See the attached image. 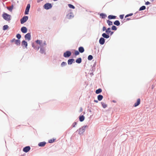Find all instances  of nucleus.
I'll return each mask as SVG.
<instances>
[{"mask_svg": "<svg viewBox=\"0 0 156 156\" xmlns=\"http://www.w3.org/2000/svg\"><path fill=\"white\" fill-rule=\"evenodd\" d=\"M66 65V63L65 62H63L61 64V66L62 67H63Z\"/></svg>", "mask_w": 156, "mask_h": 156, "instance_id": "obj_37", "label": "nucleus"}, {"mask_svg": "<svg viewBox=\"0 0 156 156\" xmlns=\"http://www.w3.org/2000/svg\"><path fill=\"white\" fill-rule=\"evenodd\" d=\"M107 23L109 26L112 25L113 24L112 22L110 20H108L107 21Z\"/></svg>", "mask_w": 156, "mask_h": 156, "instance_id": "obj_30", "label": "nucleus"}, {"mask_svg": "<svg viewBox=\"0 0 156 156\" xmlns=\"http://www.w3.org/2000/svg\"><path fill=\"white\" fill-rule=\"evenodd\" d=\"M84 117L83 115L80 116L79 117L80 121L82 122L84 120Z\"/></svg>", "mask_w": 156, "mask_h": 156, "instance_id": "obj_23", "label": "nucleus"}, {"mask_svg": "<svg viewBox=\"0 0 156 156\" xmlns=\"http://www.w3.org/2000/svg\"><path fill=\"white\" fill-rule=\"evenodd\" d=\"M30 146H27L23 148V151L27 153L30 150Z\"/></svg>", "mask_w": 156, "mask_h": 156, "instance_id": "obj_10", "label": "nucleus"}, {"mask_svg": "<svg viewBox=\"0 0 156 156\" xmlns=\"http://www.w3.org/2000/svg\"><path fill=\"white\" fill-rule=\"evenodd\" d=\"M100 16H101L102 18H105L106 17V15L105 14H103V13H101Z\"/></svg>", "mask_w": 156, "mask_h": 156, "instance_id": "obj_28", "label": "nucleus"}, {"mask_svg": "<svg viewBox=\"0 0 156 156\" xmlns=\"http://www.w3.org/2000/svg\"><path fill=\"white\" fill-rule=\"evenodd\" d=\"M116 16L112 15H109L108 16V18L109 19H115L116 18Z\"/></svg>", "mask_w": 156, "mask_h": 156, "instance_id": "obj_25", "label": "nucleus"}, {"mask_svg": "<svg viewBox=\"0 0 156 156\" xmlns=\"http://www.w3.org/2000/svg\"><path fill=\"white\" fill-rule=\"evenodd\" d=\"M103 96L102 95H99L98 96V99L99 101H101L102 100Z\"/></svg>", "mask_w": 156, "mask_h": 156, "instance_id": "obj_26", "label": "nucleus"}, {"mask_svg": "<svg viewBox=\"0 0 156 156\" xmlns=\"http://www.w3.org/2000/svg\"><path fill=\"white\" fill-rule=\"evenodd\" d=\"M67 18L68 19H71L73 17V15L72 13H70L67 15Z\"/></svg>", "mask_w": 156, "mask_h": 156, "instance_id": "obj_14", "label": "nucleus"}, {"mask_svg": "<svg viewBox=\"0 0 156 156\" xmlns=\"http://www.w3.org/2000/svg\"><path fill=\"white\" fill-rule=\"evenodd\" d=\"M146 9V7L144 6H143L140 8L139 9L140 11H141L145 9Z\"/></svg>", "mask_w": 156, "mask_h": 156, "instance_id": "obj_29", "label": "nucleus"}, {"mask_svg": "<svg viewBox=\"0 0 156 156\" xmlns=\"http://www.w3.org/2000/svg\"><path fill=\"white\" fill-rule=\"evenodd\" d=\"M79 54V52L78 51H75L74 54L75 55H78Z\"/></svg>", "mask_w": 156, "mask_h": 156, "instance_id": "obj_36", "label": "nucleus"}, {"mask_svg": "<svg viewBox=\"0 0 156 156\" xmlns=\"http://www.w3.org/2000/svg\"><path fill=\"white\" fill-rule=\"evenodd\" d=\"M30 4H28L27 5V7L26 9V10L25 12V14L26 15L28 14L29 12V11L30 8Z\"/></svg>", "mask_w": 156, "mask_h": 156, "instance_id": "obj_8", "label": "nucleus"}, {"mask_svg": "<svg viewBox=\"0 0 156 156\" xmlns=\"http://www.w3.org/2000/svg\"><path fill=\"white\" fill-rule=\"evenodd\" d=\"M8 9H9L10 11H12L13 9V7H8L7 8Z\"/></svg>", "mask_w": 156, "mask_h": 156, "instance_id": "obj_40", "label": "nucleus"}, {"mask_svg": "<svg viewBox=\"0 0 156 156\" xmlns=\"http://www.w3.org/2000/svg\"><path fill=\"white\" fill-rule=\"evenodd\" d=\"M102 36L104 38H108L109 37V34H106L105 33H103L102 34Z\"/></svg>", "mask_w": 156, "mask_h": 156, "instance_id": "obj_17", "label": "nucleus"}, {"mask_svg": "<svg viewBox=\"0 0 156 156\" xmlns=\"http://www.w3.org/2000/svg\"><path fill=\"white\" fill-rule=\"evenodd\" d=\"M16 37L18 39H20L21 38V36L20 34H17L16 35Z\"/></svg>", "mask_w": 156, "mask_h": 156, "instance_id": "obj_38", "label": "nucleus"}, {"mask_svg": "<svg viewBox=\"0 0 156 156\" xmlns=\"http://www.w3.org/2000/svg\"><path fill=\"white\" fill-rule=\"evenodd\" d=\"M102 91L101 89L99 88V89L96 90L95 93L97 94H98L101 93Z\"/></svg>", "mask_w": 156, "mask_h": 156, "instance_id": "obj_27", "label": "nucleus"}, {"mask_svg": "<svg viewBox=\"0 0 156 156\" xmlns=\"http://www.w3.org/2000/svg\"><path fill=\"white\" fill-rule=\"evenodd\" d=\"M94 102H96V103H98V101L97 100H94Z\"/></svg>", "mask_w": 156, "mask_h": 156, "instance_id": "obj_46", "label": "nucleus"}, {"mask_svg": "<svg viewBox=\"0 0 156 156\" xmlns=\"http://www.w3.org/2000/svg\"><path fill=\"white\" fill-rule=\"evenodd\" d=\"M140 98H138L137 99V101L135 103L133 106L134 107H136L139 105L140 103Z\"/></svg>", "mask_w": 156, "mask_h": 156, "instance_id": "obj_13", "label": "nucleus"}, {"mask_svg": "<svg viewBox=\"0 0 156 156\" xmlns=\"http://www.w3.org/2000/svg\"><path fill=\"white\" fill-rule=\"evenodd\" d=\"M8 27L7 25H4L3 27V30H6L8 28Z\"/></svg>", "mask_w": 156, "mask_h": 156, "instance_id": "obj_34", "label": "nucleus"}, {"mask_svg": "<svg viewBox=\"0 0 156 156\" xmlns=\"http://www.w3.org/2000/svg\"><path fill=\"white\" fill-rule=\"evenodd\" d=\"M46 143L45 142H41L39 143L38 145L40 147H44Z\"/></svg>", "mask_w": 156, "mask_h": 156, "instance_id": "obj_18", "label": "nucleus"}, {"mask_svg": "<svg viewBox=\"0 0 156 156\" xmlns=\"http://www.w3.org/2000/svg\"><path fill=\"white\" fill-rule=\"evenodd\" d=\"M85 126H83L81 128H80L78 130L79 133L80 134H83L85 131Z\"/></svg>", "mask_w": 156, "mask_h": 156, "instance_id": "obj_4", "label": "nucleus"}, {"mask_svg": "<svg viewBox=\"0 0 156 156\" xmlns=\"http://www.w3.org/2000/svg\"><path fill=\"white\" fill-rule=\"evenodd\" d=\"M28 19V17L27 16L23 17L20 20V22L21 24H23Z\"/></svg>", "mask_w": 156, "mask_h": 156, "instance_id": "obj_3", "label": "nucleus"}, {"mask_svg": "<svg viewBox=\"0 0 156 156\" xmlns=\"http://www.w3.org/2000/svg\"><path fill=\"white\" fill-rule=\"evenodd\" d=\"M99 43L101 44H103L105 42V40L103 37H101L99 40Z\"/></svg>", "mask_w": 156, "mask_h": 156, "instance_id": "obj_15", "label": "nucleus"}, {"mask_svg": "<svg viewBox=\"0 0 156 156\" xmlns=\"http://www.w3.org/2000/svg\"><path fill=\"white\" fill-rule=\"evenodd\" d=\"M93 58V56L91 55H89L88 57V59L89 60H91Z\"/></svg>", "mask_w": 156, "mask_h": 156, "instance_id": "obj_33", "label": "nucleus"}, {"mask_svg": "<svg viewBox=\"0 0 156 156\" xmlns=\"http://www.w3.org/2000/svg\"><path fill=\"white\" fill-rule=\"evenodd\" d=\"M107 29H106V28L105 27H103V29H102V30L103 31H105H105H106V30H107Z\"/></svg>", "mask_w": 156, "mask_h": 156, "instance_id": "obj_43", "label": "nucleus"}, {"mask_svg": "<svg viewBox=\"0 0 156 156\" xmlns=\"http://www.w3.org/2000/svg\"><path fill=\"white\" fill-rule=\"evenodd\" d=\"M113 102H114V103H115L116 102V101H114V100H113Z\"/></svg>", "mask_w": 156, "mask_h": 156, "instance_id": "obj_47", "label": "nucleus"}, {"mask_svg": "<svg viewBox=\"0 0 156 156\" xmlns=\"http://www.w3.org/2000/svg\"><path fill=\"white\" fill-rule=\"evenodd\" d=\"M133 15V13H130L129 14H127L125 16V18H126L127 17H128L129 16H131Z\"/></svg>", "mask_w": 156, "mask_h": 156, "instance_id": "obj_41", "label": "nucleus"}, {"mask_svg": "<svg viewBox=\"0 0 156 156\" xmlns=\"http://www.w3.org/2000/svg\"><path fill=\"white\" fill-rule=\"evenodd\" d=\"M32 47L34 48V49L36 50H38L40 48L39 47H37L36 45H35L34 43H33L32 44Z\"/></svg>", "mask_w": 156, "mask_h": 156, "instance_id": "obj_16", "label": "nucleus"}, {"mask_svg": "<svg viewBox=\"0 0 156 156\" xmlns=\"http://www.w3.org/2000/svg\"><path fill=\"white\" fill-rule=\"evenodd\" d=\"M112 29L113 30H117V28L115 26H113L112 27Z\"/></svg>", "mask_w": 156, "mask_h": 156, "instance_id": "obj_35", "label": "nucleus"}, {"mask_svg": "<svg viewBox=\"0 0 156 156\" xmlns=\"http://www.w3.org/2000/svg\"><path fill=\"white\" fill-rule=\"evenodd\" d=\"M71 55V53L70 51H67L64 52L63 54V56L65 57H69Z\"/></svg>", "mask_w": 156, "mask_h": 156, "instance_id": "obj_5", "label": "nucleus"}, {"mask_svg": "<svg viewBox=\"0 0 156 156\" xmlns=\"http://www.w3.org/2000/svg\"><path fill=\"white\" fill-rule=\"evenodd\" d=\"M3 17L5 20H6L7 21H9L11 20L10 15L6 13H4L3 14Z\"/></svg>", "mask_w": 156, "mask_h": 156, "instance_id": "obj_2", "label": "nucleus"}, {"mask_svg": "<svg viewBox=\"0 0 156 156\" xmlns=\"http://www.w3.org/2000/svg\"><path fill=\"white\" fill-rule=\"evenodd\" d=\"M52 7V5L51 4L49 3H47L45 4L44 5V8L46 9H48L51 8Z\"/></svg>", "mask_w": 156, "mask_h": 156, "instance_id": "obj_7", "label": "nucleus"}, {"mask_svg": "<svg viewBox=\"0 0 156 156\" xmlns=\"http://www.w3.org/2000/svg\"><path fill=\"white\" fill-rule=\"evenodd\" d=\"M35 42L38 44H39L41 47L40 51V52L41 54H45V49L43 48L44 46H46L47 43L46 41H43L41 40H37L35 41Z\"/></svg>", "mask_w": 156, "mask_h": 156, "instance_id": "obj_1", "label": "nucleus"}, {"mask_svg": "<svg viewBox=\"0 0 156 156\" xmlns=\"http://www.w3.org/2000/svg\"><path fill=\"white\" fill-rule=\"evenodd\" d=\"M22 46H25L27 47V43L26 41H23L22 42Z\"/></svg>", "mask_w": 156, "mask_h": 156, "instance_id": "obj_19", "label": "nucleus"}, {"mask_svg": "<svg viewBox=\"0 0 156 156\" xmlns=\"http://www.w3.org/2000/svg\"><path fill=\"white\" fill-rule=\"evenodd\" d=\"M119 17L121 19H122L123 18L124 15H120Z\"/></svg>", "mask_w": 156, "mask_h": 156, "instance_id": "obj_42", "label": "nucleus"}, {"mask_svg": "<svg viewBox=\"0 0 156 156\" xmlns=\"http://www.w3.org/2000/svg\"><path fill=\"white\" fill-rule=\"evenodd\" d=\"M25 38L26 39H27L28 41L30 40L31 35L30 33H28L25 36Z\"/></svg>", "mask_w": 156, "mask_h": 156, "instance_id": "obj_11", "label": "nucleus"}, {"mask_svg": "<svg viewBox=\"0 0 156 156\" xmlns=\"http://www.w3.org/2000/svg\"><path fill=\"white\" fill-rule=\"evenodd\" d=\"M105 32L108 34H110L111 35L113 33V32L111 31V28L110 27L107 28L105 31Z\"/></svg>", "mask_w": 156, "mask_h": 156, "instance_id": "obj_9", "label": "nucleus"}, {"mask_svg": "<svg viewBox=\"0 0 156 156\" xmlns=\"http://www.w3.org/2000/svg\"><path fill=\"white\" fill-rule=\"evenodd\" d=\"M55 140L54 139H51L50 140H49V142L50 143H52Z\"/></svg>", "mask_w": 156, "mask_h": 156, "instance_id": "obj_39", "label": "nucleus"}, {"mask_svg": "<svg viewBox=\"0 0 156 156\" xmlns=\"http://www.w3.org/2000/svg\"><path fill=\"white\" fill-rule=\"evenodd\" d=\"M114 25L117 26L119 25L120 24V22L118 20H116L115 21L114 23Z\"/></svg>", "mask_w": 156, "mask_h": 156, "instance_id": "obj_24", "label": "nucleus"}, {"mask_svg": "<svg viewBox=\"0 0 156 156\" xmlns=\"http://www.w3.org/2000/svg\"><path fill=\"white\" fill-rule=\"evenodd\" d=\"M68 5L70 8H72L73 9H74L75 8V7L73 5L71 4H69Z\"/></svg>", "mask_w": 156, "mask_h": 156, "instance_id": "obj_31", "label": "nucleus"}, {"mask_svg": "<svg viewBox=\"0 0 156 156\" xmlns=\"http://www.w3.org/2000/svg\"><path fill=\"white\" fill-rule=\"evenodd\" d=\"M21 31L23 33H25L27 32V29L26 27H22L21 29Z\"/></svg>", "mask_w": 156, "mask_h": 156, "instance_id": "obj_12", "label": "nucleus"}, {"mask_svg": "<svg viewBox=\"0 0 156 156\" xmlns=\"http://www.w3.org/2000/svg\"><path fill=\"white\" fill-rule=\"evenodd\" d=\"M76 125V123L75 122L73 124V127H75V126Z\"/></svg>", "mask_w": 156, "mask_h": 156, "instance_id": "obj_44", "label": "nucleus"}, {"mask_svg": "<svg viewBox=\"0 0 156 156\" xmlns=\"http://www.w3.org/2000/svg\"><path fill=\"white\" fill-rule=\"evenodd\" d=\"M74 60V59H69L68 61V64L71 65L72 64Z\"/></svg>", "mask_w": 156, "mask_h": 156, "instance_id": "obj_21", "label": "nucleus"}, {"mask_svg": "<svg viewBox=\"0 0 156 156\" xmlns=\"http://www.w3.org/2000/svg\"><path fill=\"white\" fill-rule=\"evenodd\" d=\"M101 104L103 108H105L107 107V105L104 103L102 102Z\"/></svg>", "mask_w": 156, "mask_h": 156, "instance_id": "obj_32", "label": "nucleus"}, {"mask_svg": "<svg viewBox=\"0 0 156 156\" xmlns=\"http://www.w3.org/2000/svg\"><path fill=\"white\" fill-rule=\"evenodd\" d=\"M82 59L81 58H79L76 59V62L78 63H80L81 62Z\"/></svg>", "mask_w": 156, "mask_h": 156, "instance_id": "obj_22", "label": "nucleus"}, {"mask_svg": "<svg viewBox=\"0 0 156 156\" xmlns=\"http://www.w3.org/2000/svg\"><path fill=\"white\" fill-rule=\"evenodd\" d=\"M150 4V3L149 2H148V1H147V2H146V3H145V4L146 5H148L149 4Z\"/></svg>", "mask_w": 156, "mask_h": 156, "instance_id": "obj_45", "label": "nucleus"}, {"mask_svg": "<svg viewBox=\"0 0 156 156\" xmlns=\"http://www.w3.org/2000/svg\"><path fill=\"white\" fill-rule=\"evenodd\" d=\"M12 42H14L15 44L17 45H19L20 44V41L19 40H16L15 39H13L11 40Z\"/></svg>", "mask_w": 156, "mask_h": 156, "instance_id": "obj_6", "label": "nucleus"}, {"mask_svg": "<svg viewBox=\"0 0 156 156\" xmlns=\"http://www.w3.org/2000/svg\"><path fill=\"white\" fill-rule=\"evenodd\" d=\"M78 50L79 52L80 53H83L84 51V49L83 47H80L79 48Z\"/></svg>", "mask_w": 156, "mask_h": 156, "instance_id": "obj_20", "label": "nucleus"}, {"mask_svg": "<svg viewBox=\"0 0 156 156\" xmlns=\"http://www.w3.org/2000/svg\"><path fill=\"white\" fill-rule=\"evenodd\" d=\"M127 20H130V19H127Z\"/></svg>", "mask_w": 156, "mask_h": 156, "instance_id": "obj_48", "label": "nucleus"}]
</instances>
